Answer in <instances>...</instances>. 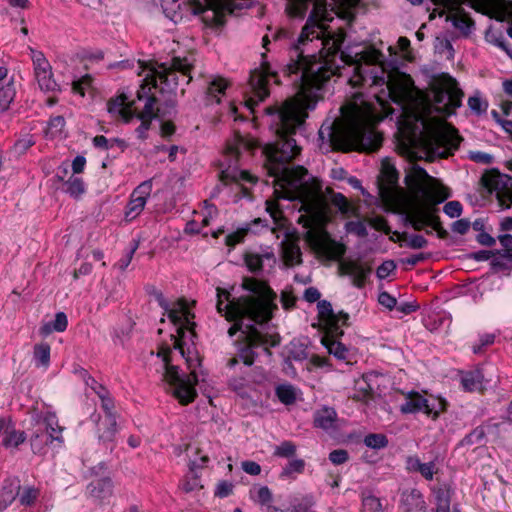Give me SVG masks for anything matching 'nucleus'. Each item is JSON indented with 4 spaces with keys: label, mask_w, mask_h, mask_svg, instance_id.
Wrapping results in <instances>:
<instances>
[{
    "label": "nucleus",
    "mask_w": 512,
    "mask_h": 512,
    "mask_svg": "<svg viewBox=\"0 0 512 512\" xmlns=\"http://www.w3.org/2000/svg\"><path fill=\"white\" fill-rule=\"evenodd\" d=\"M297 298L294 296L292 290H284L281 292L280 302L285 310H290L295 307Z\"/></svg>",
    "instance_id": "338daca9"
},
{
    "label": "nucleus",
    "mask_w": 512,
    "mask_h": 512,
    "mask_svg": "<svg viewBox=\"0 0 512 512\" xmlns=\"http://www.w3.org/2000/svg\"><path fill=\"white\" fill-rule=\"evenodd\" d=\"M323 343L327 348L328 352L334 355L339 360H345L348 356V350L344 344L337 340L329 339L328 337L323 339Z\"/></svg>",
    "instance_id": "a19ab883"
},
{
    "label": "nucleus",
    "mask_w": 512,
    "mask_h": 512,
    "mask_svg": "<svg viewBox=\"0 0 512 512\" xmlns=\"http://www.w3.org/2000/svg\"><path fill=\"white\" fill-rule=\"evenodd\" d=\"M155 103H156V98L154 96L147 97L146 101H145L144 108L139 113L138 118L152 121V119L155 117V113H154Z\"/></svg>",
    "instance_id": "4d7b16f0"
},
{
    "label": "nucleus",
    "mask_w": 512,
    "mask_h": 512,
    "mask_svg": "<svg viewBox=\"0 0 512 512\" xmlns=\"http://www.w3.org/2000/svg\"><path fill=\"white\" fill-rule=\"evenodd\" d=\"M461 385L464 391L475 392L483 390L484 374L482 369L460 372Z\"/></svg>",
    "instance_id": "4be33fe9"
},
{
    "label": "nucleus",
    "mask_w": 512,
    "mask_h": 512,
    "mask_svg": "<svg viewBox=\"0 0 512 512\" xmlns=\"http://www.w3.org/2000/svg\"><path fill=\"white\" fill-rule=\"evenodd\" d=\"M256 147L257 143L254 139L239 134L227 141L223 159L220 162L221 191L234 203L243 198H250V189L258 181L257 177L239 167L242 154L251 152Z\"/></svg>",
    "instance_id": "39448f33"
},
{
    "label": "nucleus",
    "mask_w": 512,
    "mask_h": 512,
    "mask_svg": "<svg viewBox=\"0 0 512 512\" xmlns=\"http://www.w3.org/2000/svg\"><path fill=\"white\" fill-rule=\"evenodd\" d=\"M319 318L321 321L330 325L331 329L338 330V322L341 320L342 324H345L348 320L347 314H341L340 317L335 315L332 305L327 300H320L317 304Z\"/></svg>",
    "instance_id": "412c9836"
},
{
    "label": "nucleus",
    "mask_w": 512,
    "mask_h": 512,
    "mask_svg": "<svg viewBox=\"0 0 512 512\" xmlns=\"http://www.w3.org/2000/svg\"><path fill=\"white\" fill-rule=\"evenodd\" d=\"M427 244V239L419 234L410 235L406 241V246L411 249H422L425 248Z\"/></svg>",
    "instance_id": "e2e57ef3"
},
{
    "label": "nucleus",
    "mask_w": 512,
    "mask_h": 512,
    "mask_svg": "<svg viewBox=\"0 0 512 512\" xmlns=\"http://www.w3.org/2000/svg\"><path fill=\"white\" fill-rule=\"evenodd\" d=\"M364 444L372 449H383L388 445V439L381 433H370L365 436Z\"/></svg>",
    "instance_id": "a18cd8bd"
},
{
    "label": "nucleus",
    "mask_w": 512,
    "mask_h": 512,
    "mask_svg": "<svg viewBox=\"0 0 512 512\" xmlns=\"http://www.w3.org/2000/svg\"><path fill=\"white\" fill-rule=\"evenodd\" d=\"M126 100L125 95H119L108 102L107 109L110 114L119 115L125 122H129L134 115Z\"/></svg>",
    "instance_id": "bb28decb"
},
{
    "label": "nucleus",
    "mask_w": 512,
    "mask_h": 512,
    "mask_svg": "<svg viewBox=\"0 0 512 512\" xmlns=\"http://www.w3.org/2000/svg\"><path fill=\"white\" fill-rule=\"evenodd\" d=\"M15 88L8 83L0 88V113L7 111L15 98Z\"/></svg>",
    "instance_id": "37998d69"
},
{
    "label": "nucleus",
    "mask_w": 512,
    "mask_h": 512,
    "mask_svg": "<svg viewBox=\"0 0 512 512\" xmlns=\"http://www.w3.org/2000/svg\"><path fill=\"white\" fill-rule=\"evenodd\" d=\"M97 432L100 442L112 443L117 434V418L105 417L104 421L98 424Z\"/></svg>",
    "instance_id": "7c9ffc66"
},
{
    "label": "nucleus",
    "mask_w": 512,
    "mask_h": 512,
    "mask_svg": "<svg viewBox=\"0 0 512 512\" xmlns=\"http://www.w3.org/2000/svg\"><path fill=\"white\" fill-rule=\"evenodd\" d=\"M92 78L90 75L82 76L72 82V91L80 96H84L86 90L91 86Z\"/></svg>",
    "instance_id": "6e6d98bb"
},
{
    "label": "nucleus",
    "mask_w": 512,
    "mask_h": 512,
    "mask_svg": "<svg viewBox=\"0 0 512 512\" xmlns=\"http://www.w3.org/2000/svg\"><path fill=\"white\" fill-rule=\"evenodd\" d=\"M312 244L319 254L328 259H335L342 254L340 246L327 233L316 235Z\"/></svg>",
    "instance_id": "dca6fc26"
},
{
    "label": "nucleus",
    "mask_w": 512,
    "mask_h": 512,
    "mask_svg": "<svg viewBox=\"0 0 512 512\" xmlns=\"http://www.w3.org/2000/svg\"><path fill=\"white\" fill-rule=\"evenodd\" d=\"M487 39L490 43L505 51L510 57L512 56V48L507 43L503 35L491 34L487 35Z\"/></svg>",
    "instance_id": "13d9d810"
},
{
    "label": "nucleus",
    "mask_w": 512,
    "mask_h": 512,
    "mask_svg": "<svg viewBox=\"0 0 512 512\" xmlns=\"http://www.w3.org/2000/svg\"><path fill=\"white\" fill-rule=\"evenodd\" d=\"M279 401L285 405H291L296 401L295 389L290 384H280L275 389Z\"/></svg>",
    "instance_id": "ea45409f"
},
{
    "label": "nucleus",
    "mask_w": 512,
    "mask_h": 512,
    "mask_svg": "<svg viewBox=\"0 0 512 512\" xmlns=\"http://www.w3.org/2000/svg\"><path fill=\"white\" fill-rule=\"evenodd\" d=\"M448 197H450V194L446 191V189H435L431 194L427 195L421 203L417 205V207L414 209V212L418 217L423 219L428 224V226L438 230L441 223L437 215L438 209L436 208V205L442 203Z\"/></svg>",
    "instance_id": "9b49d317"
},
{
    "label": "nucleus",
    "mask_w": 512,
    "mask_h": 512,
    "mask_svg": "<svg viewBox=\"0 0 512 512\" xmlns=\"http://www.w3.org/2000/svg\"><path fill=\"white\" fill-rule=\"evenodd\" d=\"M381 175L389 185H395L398 182L399 173L389 160L382 162Z\"/></svg>",
    "instance_id": "49530a36"
},
{
    "label": "nucleus",
    "mask_w": 512,
    "mask_h": 512,
    "mask_svg": "<svg viewBox=\"0 0 512 512\" xmlns=\"http://www.w3.org/2000/svg\"><path fill=\"white\" fill-rule=\"evenodd\" d=\"M496 337L495 333L480 334L478 341L472 345V352L474 354H482L489 346L495 343Z\"/></svg>",
    "instance_id": "c03bdc74"
},
{
    "label": "nucleus",
    "mask_w": 512,
    "mask_h": 512,
    "mask_svg": "<svg viewBox=\"0 0 512 512\" xmlns=\"http://www.w3.org/2000/svg\"><path fill=\"white\" fill-rule=\"evenodd\" d=\"M332 204L338 208L341 213L349 211V203L346 197L341 193H334L331 198Z\"/></svg>",
    "instance_id": "774afa93"
},
{
    "label": "nucleus",
    "mask_w": 512,
    "mask_h": 512,
    "mask_svg": "<svg viewBox=\"0 0 512 512\" xmlns=\"http://www.w3.org/2000/svg\"><path fill=\"white\" fill-rule=\"evenodd\" d=\"M65 127V119L63 116H55L50 118L46 133L50 137L54 138L60 135Z\"/></svg>",
    "instance_id": "09e8293b"
},
{
    "label": "nucleus",
    "mask_w": 512,
    "mask_h": 512,
    "mask_svg": "<svg viewBox=\"0 0 512 512\" xmlns=\"http://www.w3.org/2000/svg\"><path fill=\"white\" fill-rule=\"evenodd\" d=\"M337 419L336 411L331 407H323L314 414V426L325 431L335 427Z\"/></svg>",
    "instance_id": "cd10ccee"
},
{
    "label": "nucleus",
    "mask_w": 512,
    "mask_h": 512,
    "mask_svg": "<svg viewBox=\"0 0 512 512\" xmlns=\"http://www.w3.org/2000/svg\"><path fill=\"white\" fill-rule=\"evenodd\" d=\"M192 66L187 58L173 57L169 62L157 64L149 69L144 82L160 91L172 92L181 83L189 84L192 80Z\"/></svg>",
    "instance_id": "423d86ee"
},
{
    "label": "nucleus",
    "mask_w": 512,
    "mask_h": 512,
    "mask_svg": "<svg viewBox=\"0 0 512 512\" xmlns=\"http://www.w3.org/2000/svg\"><path fill=\"white\" fill-rule=\"evenodd\" d=\"M202 226H209L210 222L218 215V209L214 204L204 201L203 209L198 213Z\"/></svg>",
    "instance_id": "8fccbe9b"
},
{
    "label": "nucleus",
    "mask_w": 512,
    "mask_h": 512,
    "mask_svg": "<svg viewBox=\"0 0 512 512\" xmlns=\"http://www.w3.org/2000/svg\"><path fill=\"white\" fill-rule=\"evenodd\" d=\"M20 488V480L17 477L4 479L0 491V511L9 507L17 498Z\"/></svg>",
    "instance_id": "a211bd4d"
},
{
    "label": "nucleus",
    "mask_w": 512,
    "mask_h": 512,
    "mask_svg": "<svg viewBox=\"0 0 512 512\" xmlns=\"http://www.w3.org/2000/svg\"><path fill=\"white\" fill-rule=\"evenodd\" d=\"M355 100L341 108L343 119L324 122L318 132L320 149L375 151L383 141L374 125L382 120L375 107L363 100L362 93H355Z\"/></svg>",
    "instance_id": "20e7f679"
},
{
    "label": "nucleus",
    "mask_w": 512,
    "mask_h": 512,
    "mask_svg": "<svg viewBox=\"0 0 512 512\" xmlns=\"http://www.w3.org/2000/svg\"><path fill=\"white\" fill-rule=\"evenodd\" d=\"M467 105L471 112L476 116L486 114L489 107L488 101L482 97L479 91H476L474 95L468 98Z\"/></svg>",
    "instance_id": "e433bc0d"
},
{
    "label": "nucleus",
    "mask_w": 512,
    "mask_h": 512,
    "mask_svg": "<svg viewBox=\"0 0 512 512\" xmlns=\"http://www.w3.org/2000/svg\"><path fill=\"white\" fill-rule=\"evenodd\" d=\"M26 439V433L24 431L16 430L15 426L12 424L10 427H8V430L2 438V446L6 449L17 448L23 444Z\"/></svg>",
    "instance_id": "f704fd0d"
},
{
    "label": "nucleus",
    "mask_w": 512,
    "mask_h": 512,
    "mask_svg": "<svg viewBox=\"0 0 512 512\" xmlns=\"http://www.w3.org/2000/svg\"><path fill=\"white\" fill-rule=\"evenodd\" d=\"M28 49L33 64L34 76L40 89L47 92L60 90L54 79L52 66L44 53L32 47Z\"/></svg>",
    "instance_id": "9d476101"
},
{
    "label": "nucleus",
    "mask_w": 512,
    "mask_h": 512,
    "mask_svg": "<svg viewBox=\"0 0 512 512\" xmlns=\"http://www.w3.org/2000/svg\"><path fill=\"white\" fill-rule=\"evenodd\" d=\"M137 248H138V244H135L133 247L128 249L125 252V254L121 257V259H119V261L116 263L115 266L121 271L126 270V268L130 265Z\"/></svg>",
    "instance_id": "0e129e2a"
},
{
    "label": "nucleus",
    "mask_w": 512,
    "mask_h": 512,
    "mask_svg": "<svg viewBox=\"0 0 512 512\" xmlns=\"http://www.w3.org/2000/svg\"><path fill=\"white\" fill-rule=\"evenodd\" d=\"M68 327V318L64 312H57L53 321L43 323L39 328V335L47 337L53 332H64Z\"/></svg>",
    "instance_id": "c756f323"
},
{
    "label": "nucleus",
    "mask_w": 512,
    "mask_h": 512,
    "mask_svg": "<svg viewBox=\"0 0 512 512\" xmlns=\"http://www.w3.org/2000/svg\"><path fill=\"white\" fill-rule=\"evenodd\" d=\"M63 192L78 200L86 192V185L82 178L72 175L64 182Z\"/></svg>",
    "instance_id": "72a5a7b5"
},
{
    "label": "nucleus",
    "mask_w": 512,
    "mask_h": 512,
    "mask_svg": "<svg viewBox=\"0 0 512 512\" xmlns=\"http://www.w3.org/2000/svg\"><path fill=\"white\" fill-rule=\"evenodd\" d=\"M279 83L278 73L272 69L265 53L261 54L259 68L250 73L247 89L245 90V107L254 113L255 106L269 96V83Z\"/></svg>",
    "instance_id": "0eeeda50"
},
{
    "label": "nucleus",
    "mask_w": 512,
    "mask_h": 512,
    "mask_svg": "<svg viewBox=\"0 0 512 512\" xmlns=\"http://www.w3.org/2000/svg\"><path fill=\"white\" fill-rule=\"evenodd\" d=\"M491 266L496 271H505L512 269V248L503 251H495L491 260Z\"/></svg>",
    "instance_id": "c9c22d12"
},
{
    "label": "nucleus",
    "mask_w": 512,
    "mask_h": 512,
    "mask_svg": "<svg viewBox=\"0 0 512 512\" xmlns=\"http://www.w3.org/2000/svg\"><path fill=\"white\" fill-rule=\"evenodd\" d=\"M447 88L449 98L446 103L445 116H450L455 113L457 108L461 107L464 93L459 88L457 81L451 76H447Z\"/></svg>",
    "instance_id": "b1692460"
},
{
    "label": "nucleus",
    "mask_w": 512,
    "mask_h": 512,
    "mask_svg": "<svg viewBox=\"0 0 512 512\" xmlns=\"http://www.w3.org/2000/svg\"><path fill=\"white\" fill-rule=\"evenodd\" d=\"M359 0H287L286 12L290 17L304 18L310 6L312 10L296 42L289 48V62L282 69L284 76L291 78L297 93L281 106H270L265 112L270 117V127L277 139L267 144L263 152L267 159V170L274 178V194L278 199L297 201V222L305 228L321 224L327 215V202L321 187L311 181L303 166L289 167L301 148L291 136L300 129L308 117V110L315 109L323 98L326 84L332 76L341 74L348 65L352 70L349 84L356 87H381V94L374 92L379 105L385 109V98L401 104L405 90L392 79L382 65L378 51L361 55L358 62L342 50L343 34L330 35L322 21L329 20L328 7L336 14L348 17Z\"/></svg>",
    "instance_id": "f257e3e1"
},
{
    "label": "nucleus",
    "mask_w": 512,
    "mask_h": 512,
    "mask_svg": "<svg viewBox=\"0 0 512 512\" xmlns=\"http://www.w3.org/2000/svg\"><path fill=\"white\" fill-rule=\"evenodd\" d=\"M242 287L249 295L238 298L232 297L229 290L218 287L216 308L226 320L234 321L228 330L231 337L237 331L241 332L238 356L245 365L250 366L260 356L270 358V348L280 343L277 334L265 331V323L277 308L274 303L276 293L266 282L255 278H245Z\"/></svg>",
    "instance_id": "f03ea898"
},
{
    "label": "nucleus",
    "mask_w": 512,
    "mask_h": 512,
    "mask_svg": "<svg viewBox=\"0 0 512 512\" xmlns=\"http://www.w3.org/2000/svg\"><path fill=\"white\" fill-rule=\"evenodd\" d=\"M159 306L176 328V335H171L173 349L162 346L157 355L162 359L164 380L170 385L174 397L182 404L193 402L197 396V368L200 357L192 342L195 336L194 313L185 299L169 302L162 292L155 294Z\"/></svg>",
    "instance_id": "7ed1b4c3"
},
{
    "label": "nucleus",
    "mask_w": 512,
    "mask_h": 512,
    "mask_svg": "<svg viewBox=\"0 0 512 512\" xmlns=\"http://www.w3.org/2000/svg\"><path fill=\"white\" fill-rule=\"evenodd\" d=\"M362 505L367 512L382 511V503L380 499L371 493L363 494Z\"/></svg>",
    "instance_id": "3c124183"
},
{
    "label": "nucleus",
    "mask_w": 512,
    "mask_h": 512,
    "mask_svg": "<svg viewBox=\"0 0 512 512\" xmlns=\"http://www.w3.org/2000/svg\"><path fill=\"white\" fill-rule=\"evenodd\" d=\"M48 441L42 430H35L30 437L31 450L36 455H44L47 451Z\"/></svg>",
    "instance_id": "58836bf2"
},
{
    "label": "nucleus",
    "mask_w": 512,
    "mask_h": 512,
    "mask_svg": "<svg viewBox=\"0 0 512 512\" xmlns=\"http://www.w3.org/2000/svg\"><path fill=\"white\" fill-rule=\"evenodd\" d=\"M41 491L33 485L21 486L18 490V501L21 506L32 507L39 499Z\"/></svg>",
    "instance_id": "473e14b6"
},
{
    "label": "nucleus",
    "mask_w": 512,
    "mask_h": 512,
    "mask_svg": "<svg viewBox=\"0 0 512 512\" xmlns=\"http://www.w3.org/2000/svg\"><path fill=\"white\" fill-rule=\"evenodd\" d=\"M485 437V431L483 427H476L469 434H467L461 441L462 445H473L480 443Z\"/></svg>",
    "instance_id": "5fc2aeb1"
},
{
    "label": "nucleus",
    "mask_w": 512,
    "mask_h": 512,
    "mask_svg": "<svg viewBox=\"0 0 512 512\" xmlns=\"http://www.w3.org/2000/svg\"><path fill=\"white\" fill-rule=\"evenodd\" d=\"M447 76L448 75H444L440 84L433 89V104L437 106L435 107V111L443 115H445L446 103L449 98Z\"/></svg>",
    "instance_id": "2f4dec72"
},
{
    "label": "nucleus",
    "mask_w": 512,
    "mask_h": 512,
    "mask_svg": "<svg viewBox=\"0 0 512 512\" xmlns=\"http://www.w3.org/2000/svg\"><path fill=\"white\" fill-rule=\"evenodd\" d=\"M457 131L443 124L435 125L426 139V149L440 158L449 157L460 145Z\"/></svg>",
    "instance_id": "6e6552de"
},
{
    "label": "nucleus",
    "mask_w": 512,
    "mask_h": 512,
    "mask_svg": "<svg viewBox=\"0 0 512 512\" xmlns=\"http://www.w3.org/2000/svg\"><path fill=\"white\" fill-rule=\"evenodd\" d=\"M201 464H197L195 461L190 463V474L187 475L181 482V487L185 492H192L194 490L202 488L199 475L196 473V469L202 468L209 462L207 456L201 457Z\"/></svg>",
    "instance_id": "a878e982"
},
{
    "label": "nucleus",
    "mask_w": 512,
    "mask_h": 512,
    "mask_svg": "<svg viewBox=\"0 0 512 512\" xmlns=\"http://www.w3.org/2000/svg\"><path fill=\"white\" fill-rule=\"evenodd\" d=\"M50 345L40 343L34 346L33 358L37 367H48L50 364Z\"/></svg>",
    "instance_id": "4c0bfd02"
},
{
    "label": "nucleus",
    "mask_w": 512,
    "mask_h": 512,
    "mask_svg": "<svg viewBox=\"0 0 512 512\" xmlns=\"http://www.w3.org/2000/svg\"><path fill=\"white\" fill-rule=\"evenodd\" d=\"M399 410L402 414L424 413L436 419L445 410V401L440 399L436 405L419 392L410 391L407 393L405 401L400 405Z\"/></svg>",
    "instance_id": "1a4fd4ad"
},
{
    "label": "nucleus",
    "mask_w": 512,
    "mask_h": 512,
    "mask_svg": "<svg viewBox=\"0 0 512 512\" xmlns=\"http://www.w3.org/2000/svg\"><path fill=\"white\" fill-rule=\"evenodd\" d=\"M101 402V408L105 413V417H116L115 413V401L111 393L108 391L103 395L99 396Z\"/></svg>",
    "instance_id": "603ef678"
},
{
    "label": "nucleus",
    "mask_w": 512,
    "mask_h": 512,
    "mask_svg": "<svg viewBox=\"0 0 512 512\" xmlns=\"http://www.w3.org/2000/svg\"><path fill=\"white\" fill-rule=\"evenodd\" d=\"M152 192V181L145 180L140 183L131 193L129 202L126 206L125 220L132 221L143 211L148 198Z\"/></svg>",
    "instance_id": "f8f14e48"
},
{
    "label": "nucleus",
    "mask_w": 512,
    "mask_h": 512,
    "mask_svg": "<svg viewBox=\"0 0 512 512\" xmlns=\"http://www.w3.org/2000/svg\"><path fill=\"white\" fill-rule=\"evenodd\" d=\"M345 273L352 278V283L357 288H363L371 274V268L357 261H350L344 265Z\"/></svg>",
    "instance_id": "aec40b11"
},
{
    "label": "nucleus",
    "mask_w": 512,
    "mask_h": 512,
    "mask_svg": "<svg viewBox=\"0 0 512 512\" xmlns=\"http://www.w3.org/2000/svg\"><path fill=\"white\" fill-rule=\"evenodd\" d=\"M229 86L227 79L221 76H214L209 82L206 90L205 102L206 105L219 104L221 98Z\"/></svg>",
    "instance_id": "f3484780"
},
{
    "label": "nucleus",
    "mask_w": 512,
    "mask_h": 512,
    "mask_svg": "<svg viewBox=\"0 0 512 512\" xmlns=\"http://www.w3.org/2000/svg\"><path fill=\"white\" fill-rule=\"evenodd\" d=\"M244 260L249 271L254 273L260 272L265 268L271 269L276 263V257L269 248L259 252H248L245 254Z\"/></svg>",
    "instance_id": "4468645a"
},
{
    "label": "nucleus",
    "mask_w": 512,
    "mask_h": 512,
    "mask_svg": "<svg viewBox=\"0 0 512 512\" xmlns=\"http://www.w3.org/2000/svg\"><path fill=\"white\" fill-rule=\"evenodd\" d=\"M113 487L112 479L110 477H104L89 483L87 486V492L95 499L105 500L112 496Z\"/></svg>",
    "instance_id": "5701e85b"
},
{
    "label": "nucleus",
    "mask_w": 512,
    "mask_h": 512,
    "mask_svg": "<svg viewBox=\"0 0 512 512\" xmlns=\"http://www.w3.org/2000/svg\"><path fill=\"white\" fill-rule=\"evenodd\" d=\"M451 21L455 28L461 30L465 34H468L473 26L472 20L465 15H453L451 17Z\"/></svg>",
    "instance_id": "864d4df0"
},
{
    "label": "nucleus",
    "mask_w": 512,
    "mask_h": 512,
    "mask_svg": "<svg viewBox=\"0 0 512 512\" xmlns=\"http://www.w3.org/2000/svg\"><path fill=\"white\" fill-rule=\"evenodd\" d=\"M454 490L449 484H441L433 489L435 499V512H460L455 505L451 509V499Z\"/></svg>",
    "instance_id": "2eb2a0df"
},
{
    "label": "nucleus",
    "mask_w": 512,
    "mask_h": 512,
    "mask_svg": "<svg viewBox=\"0 0 512 512\" xmlns=\"http://www.w3.org/2000/svg\"><path fill=\"white\" fill-rule=\"evenodd\" d=\"M282 258L285 265L288 267L301 264L302 253L299 245L294 241H284L282 243Z\"/></svg>",
    "instance_id": "c85d7f7f"
},
{
    "label": "nucleus",
    "mask_w": 512,
    "mask_h": 512,
    "mask_svg": "<svg viewBox=\"0 0 512 512\" xmlns=\"http://www.w3.org/2000/svg\"><path fill=\"white\" fill-rule=\"evenodd\" d=\"M250 498L262 507H266L267 512H281L278 507L272 505L273 494L268 486L254 487L250 490Z\"/></svg>",
    "instance_id": "393cba45"
},
{
    "label": "nucleus",
    "mask_w": 512,
    "mask_h": 512,
    "mask_svg": "<svg viewBox=\"0 0 512 512\" xmlns=\"http://www.w3.org/2000/svg\"><path fill=\"white\" fill-rule=\"evenodd\" d=\"M305 469V461L302 459H293L290 460L285 467H283L280 478L287 479L293 478L295 474L303 473Z\"/></svg>",
    "instance_id": "79ce46f5"
},
{
    "label": "nucleus",
    "mask_w": 512,
    "mask_h": 512,
    "mask_svg": "<svg viewBox=\"0 0 512 512\" xmlns=\"http://www.w3.org/2000/svg\"><path fill=\"white\" fill-rule=\"evenodd\" d=\"M396 270V264L393 260H386L377 268L376 275L379 279L387 278Z\"/></svg>",
    "instance_id": "052dcab7"
},
{
    "label": "nucleus",
    "mask_w": 512,
    "mask_h": 512,
    "mask_svg": "<svg viewBox=\"0 0 512 512\" xmlns=\"http://www.w3.org/2000/svg\"><path fill=\"white\" fill-rule=\"evenodd\" d=\"M297 450L296 445L292 441H283L274 449L273 455L280 458H291Z\"/></svg>",
    "instance_id": "de8ad7c7"
},
{
    "label": "nucleus",
    "mask_w": 512,
    "mask_h": 512,
    "mask_svg": "<svg viewBox=\"0 0 512 512\" xmlns=\"http://www.w3.org/2000/svg\"><path fill=\"white\" fill-rule=\"evenodd\" d=\"M34 144L35 141L33 140V137L27 136L25 138L17 140L13 146V150L16 154L20 155L25 153Z\"/></svg>",
    "instance_id": "680f3d73"
},
{
    "label": "nucleus",
    "mask_w": 512,
    "mask_h": 512,
    "mask_svg": "<svg viewBox=\"0 0 512 512\" xmlns=\"http://www.w3.org/2000/svg\"><path fill=\"white\" fill-rule=\"evenodd\" d=\"M444 213L450 218H457L462 214L463 206L459 201L447 202L443 207Z\"/></svg>",
    "instance_id": "bf43d9fd"
},
{
    "label": "nucleus",
    "mask_w": 512,
    "mask_h": 512,
    "mask_svg": "<svg viewBox=\"0 0 512 512\" xmlns=\"http://www.w3.org/2000/svg\"><path fill=\"white\" fill-rule=\"evenodd\" d=\"M36 423L42 422L45 426L48 436L46 440L49 445L54 447H62L64 445V437L62 432L64 428L59 425V421L55 412L47 411L44 414L37 415Z\"/></svg>",
    "instance_id": "ddd939ff"
},
{
    "label": "nucleus",
    "mask_w": 512,
    "mask_h": 512,
    "mask_svg": "<svg viewBox=\"0 0 512 512\" xmlns=\"http://www.w3.org/2000/svg\"><path fill=\"white\" fill-rule=\"evenodd\" d=\"M349 459V454L345 449H336L329 453V460L334 465H341L347 462Z\"/></svg>",
    "instance_id": "69168bd1"
},
{
    "label": "nucleus",
    "mask_w": 512,
    "mask_h": 512,
    "mask_svg": "<svg viewBox=\"0 0 512 512\" xmlns=\"http://www.w3.org/2000/svg\"><path fill=\"white\" fill-rule=\"evenodd\" d=\"M400 508L402 512H427L423 495L417 489L402 494Z\"/></svg>",
    "instance_id": "6ab92c4d"
}]
</instances>
